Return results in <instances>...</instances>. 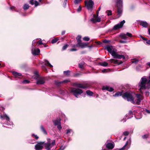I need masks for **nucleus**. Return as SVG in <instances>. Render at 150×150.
I'll return each instance as SVG.
<instances>
[{"label":"nucleus","mask_w":150,"mask_h":150,"mask_svg":"<svg viewBox=\"0 0 150 150\" xmlns=\"http://www.w3.org/2000/svg\"><path fill=\"white\" fill-rule=\"evenodd\" d=\"M31 52L34 55H38L40 53V51L39 49H38L36 50L35 47H32Z\"/></svg>","instance_id":"11"},{"label":"nucleus","mask_w":150,"mask_h":150,"mask_svg":"<svg viewBox=\"0 0 150 150\" xmlns=\"http://www.w3.org/2000/svg\"><path fill=\"white\" fill-rule=\"evenodd\" d=\"M106 146L108 149H112L115 146V144L113 142L108 143L105 144Z\"/></svg>","instance_id":"14"},{"label":"nucleus","mask_w":150,"mask_h":150,"mask_svg":"<svg viewBox=\"0 0 150 150\" xmlns=\"http://www.w3.org/2000/svg\"><path fill=\"white\" fill-rule=\"evenodd\" d=\"M140 25L144 28H147L148 26V23L145 21H141L140 23Z\"/></svg>","instance_id":"21"},{"label":"nucleus","mask_w":150,"mask_h":150,"mask_svg":"<svg viewBox=\"0 0 150 150\" xmlns=\"http://www.w3.org/2000/svg\"><path fill=\"white\" fill-rule=\"evenodd\" d=\"M130 118L129 117H127V116L126 115L125 117V119H124V121H123V122H125L126 121V119H128L129 118Z\"/></svg>","instance_id":"59"},{"label":"nucleus","mask_w":150,"mask_h":150,"mask_svg":"<svg viewBox=\"0 0 150 150\" xmlns=\"http://www.w3.org/2000/svg\"><path fill=\"white\" fill-rule=\"evenodd\" d=\"M81 1V0H75L74 3L75 4H77L79 3Z\"/></svg>","instance_id":"39"},{"label":"nucleus","mask_w":150,"mask_h":150,"mask_svg":"<svg viewBox=\"0 0 150 150\" xmlns=\"http://www.w3.org/2000/svg\"><path fill=\"white\" fill-rule=\"evenodd\" d=\"M29 82V81L28 80H24L23 81V83H28Z\"/></svg>","instance_id":"43"},{"label":"nucleus","mask_w":150,"mask_h":150,"mask_svg":"<svg viewBox=\"0 0 150 150\" xmlns=\"http://www.w3.org/2000/svg\"><path fill=\"white\" fill-rule=\"evenodd\" d=\"M77 50V49L75 48H73L71 49L70 50V51H76Z\"/></svg>","instance_id":"51"},{"label":"nucleus","mask_w":150,"mask_h":150,"mask_svg":"<svg viewBox=\"0 0 150 150\" xmlns=\"http://www.w3.org/2000/svg\"><path fill=\"white\" fill-rule=\"evenodd\" d=\"M101 9V7H100L98 9V10L97 11V16H98V11L100 10Z\"/></svg>","instance_id":"56"},{"label":"nucleus","mask_w":150,"mask_h":150,"mask_svg":"<svg viewBox=\"0 0 150 150\" xmlns=\"http://www.w3.org/2000/svg\"><path fill=\"white\" fill-rule=\"evenodd\" d=\"M93 23H95L96 22V20L93 18H92L90 20Z\"/></svg>","instance_id":"40"},{"label":"nucleus","mask_w":150,"mask_h":150,"mask_svg":"<svg viewBox=\"0 0 150 150\" xmlns=\"http://www.w3.org/2000/svg\"><path fill=\"white\" fill-rule=\"evenodd\" d=\"M57 41V40L56 39H53L51 41V43H55Z\"/></svg>","instance_id":"45"},{"label":"nucleus","mask_w":150,"mask_h":150,"mask_svg":"<svg viewBox=\"0 0 150 150\" xmlns=\"http://www.w3.org/2000/svg\"><path fill=\"white\" fill-rule=\"evenodd\" d=\"M86 92L87 94L89 96H92L93 94V93L91 91L89 90L87 91H86Z\"/></svg>","instance_id":"28"},{"label":"nucleus","mask_w":150,"mask_h":150,"mask_svg":"<svg viewBox=\"0 0 150 150\" xmlns=\"http://www.w3.org/2000/svg\"><path fill=\"white\" fill-rule=\"evenodd\" d=\"M71 130L70 129H69L67 130V132L66 133L67 134H68L69 133H70L71 132Z\"/></svg>","instance_id":"57"},{"label":"nucleus","mask_w":150,"mask_h":150,"mask_svg":"<svg viewBox=\"0 0 150 150\" xmlns=\"http://www.w3.org/2000/svg\"><path fill=\"white\" fill-rule=\"evenodd\" d=\"M116 4L117 7L118 17L121 16L122 11V0H116Z\"/></svg>","instance_id":"4"},{"label":"nucleus","mask_w":150,"mask_h":150,"mask_svg":"<svg viewBox=\"0 0 150 150\" xmlns=\"http://www.w3.org/2000/svg\"><path fill=\"white\" fill-rule=\"evenodd\" d=\"M129 134V132L127 131H125L123 132V134L125 136L128 135Z\"/></svg>","instance_id":"48"},{"label":"nucleus","mask_w":150,"mask_h":150,"mask_svg":"<svg viewBox=\"0 0 150 150\" xmlns=\"http://www.w3.org/2000/svg\"><path fill=\"white\" fill-rule=\"evenodd\" d=\"M34 4L35 5V6L36 7L39 5V3L37 1H35V3H34Z\"/></svg>","instance_id":"47"},{"label":"nucleus","mask_w":150,"mask_h":150,"mask_svg":"<svg viewBox=\"0 0 150 150\" xmlns=\"http://www.w3.org/2000/svg\"><path fill=\"white\" fill-rule=\"evenodd\" d=\"M126 35H127V36L130 37H131L132 36V34L129 33H127L126 34Z\"/></svg>","instance_id":"49"},{"label":"nucleus","mask_w":150,"mask_h":150,"mask_svg":"<svg viewBox=\"0 0 150 150\" xmlns=\"http://www.w3.org/2000/svg\"><path fill=\"white\" fill-rule=\"evenodd\" d=\"M74 86L77 87L82 88H86L89 87V85L86 82L82 83H76L74 84Z\"/></svg>","instance_id":"6"},{"label":"nucleus","mask_w":150,"mask_h":150,"mask_svg":"<svg viewBox=\"0 0 150 150\" xmlns=\"http://www.w3.org/2000/svg\"><path fill=\"white\" fill-rule=\"evenodd\" d=\"M45 79L44 77H41L38 78L37 80L36 83L37 84H42L45 83Z\"/></svg>","instance_id":"13"},{"label":"nucleus","mask_w":150,"mask_h":150,"mask_svg":"<svg viewBox=\"0 0 150 150\" xmlns=\"http://www.w3.org/2000/svg\"><path fill=\"white\" fill-rule=\"evenodd\" d=\"M60 93L61 94H63L64 93V91L62 90H61Z\"/></svg>","instance_id":"63"},{"label":"nucleus","mask_w":150,"mask_h":150,"mask_svg":"<svg viewBox=\"0 0 150 150\" xmlns=\"http://www.w3.org/2000/svg\"><path fill=\"white\" fill-rule=\"evenodd\" d=\"M77 42V43L76 45V47H80V42Z\"/></svg>","instance_id":"61"},{"label":"nucleus","mask_w":150,"mask_h":150,"mask_svg":"<svg viewBox=\"0 0 150 150\" xmlns=\"http://www.w3.org/2000/svg\"><path fill=\"white\" fill-rule=\"evenodd\" d=\"M100 65L103 67H107L108 65V64L105 62H104L101 63Z\"/></svg>","instance_id":"27"},{"label":"nucleus","mask_w":150,"mask_h":150,"mask_svg":"<svg viewBox=\"0 0 150 150\" xmlns=\"http://www.w3.org/2000/svg\"><path fill=\"white\" fill-rule=\"evenodd\" d=\"M68 46V45L66 44H65L62 47V50H65Z\"/></svg>","instance_id":"35"},{"label":"nucleus","mask_w":150,"mask_h":150,"mask_svg":"<svg viewBox=\"0 0 150 150\" xmlns=\"http://www.w3.org/2000/svg\"><path fill=\"white\" fill-rule=\"evenodd\" d=\"M40 129L41 131L47 135V133L45 130L44 127L42 125H41L40 126Z\"/></svg>","instance_id":"25"},{"label":"nucleus","mask_w":150,"mask_h":150,"mask_svg":"<svg viewBox=\"0 0 150 150\" xmlns=\"http://www.w3.org/2000/svg\"><path fill=\"white\" fill-rule=\"evenodd\" d=\"M148 80H147L146 76L142 77L139 83L138 87L141 92L142 90L150 88V74Z\"/></svg>","instance_id":"1"},{"label":"nucleus","mask_w":150,"mask_h":150,"mask_svg":"<svg viewBox=\"0 0 150 150\" xmlns=\"http://www.w3.org/2000/svg\"><path fill=\"white\" fill-rule=\"evenodd\" d=\"M109 62L110 63H113L117 65H119L122 63V62L121 61L113 59H110L109 60Z\"/></svg>","instance_id":"15"},{"label":"nucleus","mask_w":150,"mask_h":150,"mask_svg":"<svg viewBox=\"0 0 150 150\" xmlns=\"http://www.w3.org/2000/svg\"><path fill=\"white\" fill-rule=\"evenodd\" d=\"M44 142H40L38 143L35 146V149L36 150H40L42 149L44 144Z\"/></svg>","instance_id":"10"},{"label":"nucleus","mask_w":150,"mask_h":150,"mask_svg":"<svg viewBox=\"0 0 150 150\" xmlns=\"http://www.w3.org/2000/svg\"><path fill=\"white\" fill-rule=\"evenodd\" d=\"M37 39L36 40H35L33 41V42H32V47H35L34 44H35L36 42V41H37Z\"/></svg>","instance_id":"38"},{"label":"nucleus","mask_w":150,"mask_h":150,"mask_svg":"<svg viewBox=\"0 0 150 150\" xmlns=\"http://www.w3.org/2000/svg\"><path fill=\"white\" fill-rule=\"evenodd\" d=\"M120 42L121 43H125L126 42V41H125L121 40L120 41Z\"/></svg>","instance_id":"60"},{"label":"nucleus","mask_w":150,"mask_h":150,"mask_svg":"<svg viewBox=\"0 0 150 150\" xmlns=\"http://www.w3.org/2000/svg\"><path fill=\"white\" fill-rule=\"evenodd\" d=\"M34 2L33 0H30V3L32 5L34 4Z\"/></svg>","instance_id":"53"},{"label":"nucleus","mask_w":150,"mask_h":150,"mask_svg":"<svg viewBox=\"0 0 150 150\" xmlns=\"http://www.w3.org/2000/svg\"><path fill=\"white\" fill-rule=\"evenodd\" d=\"M136 100L134 101L135 102L134 104L139 105L140 104L142 99L141 98L142 96L139 94H136Z\"/></svg>","instance_id":"12"},{"label":"nucleus","mask_w":150,"mask_h":150,"mask_svg":"<svg viewBox=\"0 0 150 150\" xmlns=\"http://www.w3.org/2000/svg\"><path fill=\"white\" fill-rule=\"evenodd\" d=\"M84 64V62H81L79 64V67L80 68L83 69V66Z\"/></svg>","instance_id":"33"},{"label":"nucleus","mask_w":150,"mask_h":150,"mask_svg":"<svg viewBox=\"0 0 150 150\" xmlns=\"http://www.w3.org/2000/svg\"><path fill=\"white\" fill-rule=\"evenodd\" d=\"M88 45V42H80V47L81 48H84L86 47Z\"/></svg>","instance_id":"20"},{"label":"nucleus","mask_w":150,"mask_h":150,"mask_svg":"<svg viewBox=\"0 0 150 150\" xmlns=\"http://www.w3.org/2000/svg\"><path fill=\"white\" fill-rule=\"evenodd\" d=\"M138 61V60H134V61H132V63H137V62Z\"/></svg>","instance_id":"58"},{"label":"nucleus","mask_w":150,"mask_h":150,"mask_svg":"<svg viewBox=\"0 0 150 150\" xmlns=\"http://www.w3.org/2000/svg\"><path fill=\"white\" fill-rule=\"evenodd\" d=\"M12 74L15 76L16 77H18V76H21L22 74H21L20 73H18L16 71H12Z\"/></svg>","instance_id":"22"},{"label":"nucleus","mask_w":150,"mask_h":150,"mask_svg":"<svg viewBox=\"0 0 150 150\" xmlns=\"http://www.w3.org/2000/svg\"><path fill=\"white\" fill-rule=\"evenodd\" d=\"M106 13L108 16L111 15L112 14V11L111 10H107L106 11Z\"/></svg>","instance_id":"34"},{"label":"nucleus","mask_w":150,"mask_h":150,"mask_svg":"<svg viewBox=\"0 0 150 150\" xmlns=\"http://www.w3.org/2000/svg\"><path fill=\"white\" fill-rule=\"evenodd\" d=\"M1 117L2 119H5L8 122V121L9 122H10V118L6 114L3 115H1Z\"/></svg>","instance_id":"18"},{"label":"nucleus","mask_w":150,"mask_h":150,"mask_svg":"<svg viewBox=\"0 0 150 150\" xmlns=\"http://www.w3.org/2000/svg\"><path fill=\"white\" fill-rule=\"evenodd\" d=\"M44 62H45V64L47 66H48L50 67H53L52 65H51L50 63H49V61L47 60H44Z\"/></svg>","instance_id":"23"},{"label":"nucleus","mask_w":150,"mask_h":150,"mask_svg":"<svg viewBox=\"0 0 150 150\" xmlns=\"http://www.w3.org/2000/svg\"><path fill=\"white\" fill-rule=\"evenodd\" d=\"M57 125V128L59 130H61L62 128V127L61 126V124H59Z\"/></svg>","instance_id":"41"},{"label":"nucleus","mask_w":150,"mask_h":150,"mask_svg":"<svg viewBox=\"0 0 150 150\" xmlns=\"http://www.w3.org/2000/svg\"><path fill=\"white\" fill-rule=\"evenodd\" d=\"M96 22H99L100 21V19L99 18H95Z\"/></svg>","instance_id":"44"},{"label":"nucleus","mask_w":150,"mask_h":150,"mask_svg":"<svg viewBox=\"0 0 150 150\" xmlns=\"http://www.w3.org/2000/svg\"><path fill=\"white\" fill-rule=\"evenodd\" d=\"M132 93L129 92H125L122 96V97L125 99H126L128 101H130L132 103L134 104L135 103L132 96Z\"/></svg>","instance_id":"3"},{"label":"nucleus","mask_w":150,"mask_h":150,"mask_svg":"<svg viewBox=\"0 0 150 150\" xmlns=\"http://www.w3.org/2000/svg\"><path fill=\"white\" fill-rule=\"evenodd\" d=\"M32 136H34L35 138L36 139H38V137L36 135H35L34 134H33Z\"/></svg>","instance_id":"50"},{"label":"nucleus","mask_w":150,"mask_h":150,"mask_svg":"<svg viewBox=\"0 0 150 150\" xmlns=\"http://www.w3.org/2000/svg\"><path fill=\"white\" fill-rule=\"evenodd\" d=\"M55 140L53 141L51 144L50 142H48L44 144V147L46 150H51V148L54 146L55 144Z\"/></svg>","instance_id":"7"},{"label":"nucleus","mask_w":150,"mask_h":150,"mask_svg":"<svg viewBox=\"0 0 150 150\" xmlns=\"http://www.w3.org/2000/svg\"><path fill=\"white\" fill-rule=\"evenodd\" d=\"M85 3L86 6L88 10H91L92 9L94 4V2L92 0L86 1Z\"/></svg>","instance_id":"8"},{"label":"nucleus","mask_w":150,"mask_h":150,"mask_svg":"<svg viewBox=\"0 0 150 150\" xmlns=\"http://www.w3.org/2000/svg\"><path fill=\"white\" fill-rule=\"evenodd\" d=\"M70 72V71L69 70L64 71V74L67 76H68L69 75Z\"/></svg>","instance_id":"31"},{"label":"nucleus","mask_w":150,"mask_h":150,"mask_svg":"<svg viewBox=\"0 0 150 150\" xmlns=\"http://www.w3.org/2000/svg\"><path fill=\"white\" fill-rule=\"evenodd\" d=\"M71 92L77 98H78V96L82 93L83 92L82 90L79 88H72L71 89Z\"/></svg>","instance_id":"5"},{"label":"nucleus","mask_w":150,"mask_h":150,"mask_svg":"<svg viewBox=\"0 0 150 150\" xmlns=\"http://www.w3.org/2000/svg\"><path fill=\"white\" fill-rule=\"evenodd\" d=\"M90 38L87 37H85L83 38V40L86 41H88L89 40Z\"/></svg>","instance_id":"36"},{"label":"nucleus","mask_w":150,"mask_h":150,"mask_svg":"<svg viewBox=\"0 0 150 150\" xmlns=\"http://www.w3.org/2000/svg\"><path fill=\"white\" fill-rule=\"evenodd\" d=\"M122 92H118L116 93L115 94H113V96L114 97H118L122 96Z\"/></svg>","instance_id":"24"},{"label":"nucleus","mask_w":150,"mask_h":150,"mask_svg":"<svg viewBox=\"0 0 150 150\" xmlns=\"http://www.w3.org/2000/svg\"><path fill=\"white\" fill-rule=\"evenodd\" d=\"M120 37L121 38L125 40H126L127 38V37L126 36V35L124 34H122L120 35Z\"/></svg>","instance_id":"26"},{"label":"nucleus","mask_w":150,"mask_h":150,"mask_svg":"<svg viewBox=\"0 0 150 150\" xmlns=\"http://www.w3.org/2000/svg\"><path fill=\"white\" fill-rule=\"evenodd\" d=\"M125 23V21L124 20L120 22L119 23L115 25L113 27V29L114 30H116L119 28H121L124 24Z\"/></svg>","instance_id":"9"},{"label":"nucleus","mask_w":150,"mask_h":150,"mask_svg":"<svg viewBox=\"0 0 150 150\" xmlns=\"http://www.w3.org/2000/svg\"><path fill=\"white\" fill-rule=\"evenodd\" d=\"M128 141H127L126 142V143H125V145L122 148H121L119 150H124L125 149H126V146L128 144Z\"/></svg>","instance_id":"30"},{"label":"nucleus","mask_w":150,"mask_h":150,"mask_svg":"<svg viewBox=\"0 0 150 150\" xmlns=\"http://www.w3.org/2000/svg\"><path fill=\"white\" fill-rule=\"evenodd\" d=\"M69 81H70L69 80H64V81H55V84L59 86L60 85V84H61V83H67L68 82H69Z\"/></svg>","instance_id":"16"},{"label":"nucleus","mask_w":150,"mask_h":150,"mask_svg":"<svg viewBox=\"0 0 150 150\" xmlns=\"http://www.w3.org/2000/svg\"><path fill=\"white\" fill-rule=\"evenodd\" d=\"M29 6L27 4H25L24 5L23 9L24 10H25L28 9L29 8Z\"/></svg>","instance_id":"32"},{"label":"nucleus","mask_w":150,"mask_h":150,"mask_svg":"<svg viewBox=\"0 0 150 150\" xmlns=\"http://www.w3.org/2000/svg\"><path fill=\"white\" fill-rule=\"evenodd\" d=\"M144 43L145 44H146L150 45V40H146V42H144Z\"/></svg>","instance_id":"42"},{"label":"nucleus","mask_w":150,"mask_h":150,"mask_svg":"<svg viewBox=\"0 0 150 150\" xmlns=\"http://www.w3.org/2000/svg\"><path fill=\"white\" fill-rule=\"evenodd\" d=\"M81 10V7L80 6L79 7V8H78L77 10V11L78 12H80Z\"/></svg>","instance_id":"52"},{"label":"nucleus","mask_w":150,"mask_h":150,"mask_svg":"<svg viewBox=\"0 0 150 150\" xmlns=\"http://www.w3.org/2000/svg\"><path fill=\"white\" fill-rule=\"evenodd\" d=\"M148 137V135L147 134H144L142 136V137L144 139H146Z\"/></svg>","instance_id":"46"},{"label":"nucleus","mask_w":150,"mask_h":150,"mask_svg":"<svg viewBox=\"0 0 150 150\" xmlns=\"http://www.w3.org/2000/svg\"><path fill=\"white\" fill-rule=\"evenodd\" d=\"M105 49L109 53L111 54L113 57L115 59H125V57L122 55L117 54L115 51L114 47L112 46L107 45L105 47Z\"/></svg>","instance_id":"2"},{"label":"nucleus","mask_w":150,"mask_h":150,"mask_svg":"<svg viewBox=\"0 0 150 150\" xmlns=\"http://www.w3.org/2000/svg\"><path fill=\"white\" fill-rule=\"evenodd\" d=\"M148 33L150 35V28L148 29Z\"/></svg>","instance_id":"62"},{"label":"nucleus","mask_w":150,"mask_h":150,"mask_svg":"<svg viewBox=\"0 0 150 150\" xmlns=\"http://www.w3.org/2000/svg\"><path fill=\"white\" fill-rule=\"evenodd\" d=\"M38 43L39 45H41L43 44L42 42V40L40 38L39 39V40L38 41Z\"/></svg>","instance_id":"37"},{"label":"nucleus","mask_w":150,"mask_h":150,"mask_svg":"<svg viewBox=\"0 0 150 150\" xmlns=\"http://www.w3.org/2000/svg\"><path fill=\"white\" fill-rule=\"evenodd\" d=\"M147 65L149 66L150 67V62H148L147 63Z\"/></svg>","instance_id":"64"},{"label":"nucleus","mask_w":150,"mask_h":150,"mask_svg":"<svg viewBox=\"0 0 150 150\" xmlns=\"http://www.w3.org/2000/svg\"><path fill=\"white\" fill-rule=\"evenodd\" d=\"M61 119L58 118L53 121V122L55 125H57L61 124Z\"/></svg>","instance_id":"19"},{"label":"nucleus","mask_w":150,"mask_h":150,"mask_svg":"<svg viewBox=\"0 0 150 150\" xmlns=\"http://www.w3.org/2000/svg\"><path fill=\"white\" fill-rule=\"evenodd\" d=\"M102 89L103 90H107L110 92L112 91L113 90V89L112 88L108 86H103Z\"/></svg>","instance_id":"17"},{"label":"nucleus","mask_w":150,"mask_h":150,"mask_svg":"<svg viewBox=\"0 0 150 150\" xmlns=\"http://www.w3.org/2000/svg\"><path fill=\"white\" fill-rule=\"evenodd\" d=\"M81 36L80 35H78V36L76 37V39L77 40V42H81Z\"/></svg>","instance_id":"29"},{"label":"nucleus","mask_w":150,"mask_h":150,"mask_svg":"<svg viewBox=\"0 0 150 150\" xmlns=\"http://www.w3.org/2000/svg\"><path fill=\"white\" fill-rule=\"evenodd\" d=\"M65 148V146H61L60 148V149L61 150H63Z\"/></svg>","instance_id":"55"},{"label":"nucleus","mask_w":150,"mask_h":150,"mask_svg":"<svg viewBox=\"0 0 150 150\" xmlns=\"http://www.w3.org/2000/svg\"><path fill=\"white\" fill-rule=\"evenodd\" d=\"M140 37L143 39V40L145 41V42H146V40H147V39L146 38L143 37L142 36H141Z\"/></svg>","instance_id":"54"}]
</instances>
